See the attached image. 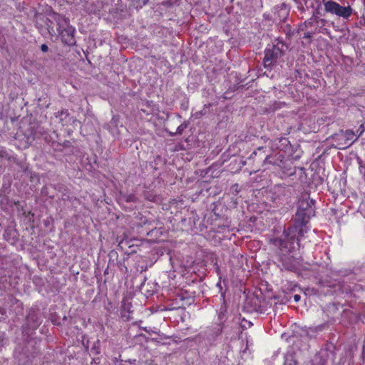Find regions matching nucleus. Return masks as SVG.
Here are the masks:
<instances>
[{
	"mask_svg": "<svg viewBox=\"0 0 365 365\" xmlns=\"http://www.w3.org/2000/svg\"><path fill=\"white\" fill-rule=\"evenodd\" d=\"M54 20L57 23V31L64 44L72 46L76 43L74 34L76 29L70 25V21L63 15L55 14Z\"/></svg>",
	"mask_w": 365,
	"mask_h": 365,
	"instance_id": "obj_2",
	"label": "nucleus"
},
{
	"mask_svg": "<svg viewBox=\"0 0 365 365\" xmlns=\"http://www.w3.org/2000/svg\"><path fill=\"white\" fill-rule=\"evenodd\" d=\"M148 0H144V4H145L148 2Z\"/></svg>",
	"mask_w": 365,
	"mask_h": 365,
	"instance_id": "obj_20",
	"label": "nucleus"
},
{
	"mask_svg": "<svg viewBox=\"0 0 365 365\" xmlns=\"http://www.w3.org/2000/svg\"><path fill=\"white\" fill-rule=\"evenodd\" d=\"M263 150H264V148H263V147H259V148H257V150L254 151V152L251 154L250 157L252 158V157H253V155H257V153H261V152H262Z\"/></svg>",
	"mask_w": 365,
	"mask_h": 365,
	"instance_id": "obj_12",
	"label": "nucleus"
},
{
	"mask_svg": "<svg viewBox=\"0 0 365 365\" xmlns=\"http://www.w3.org/2000/svg\"><path fill=\"white\" fill-rule=\"evenodd\" d=\"M300 299H301V297H300L299 294H294V302H298L300 300Z\"/></svg>",
	"mask_w": 365,
	"mask_h": 365,
	"instance_id": "obj_15",
	"label": "nucleus"
},
{
	"mask_svg": "<svg viewBox=\"0 0 365 365\" xmlns=\"http://www.w3.org/2000/svg\"><path fill=\"white\" fill-rule=\"evenodd\" d=\"M297 211L314 216V201L309 199H302L299 202Z\"/></svg>",
	"mask_w": 365,
	"mask_h": 365,
	"instance_id": "obj_6",
	"label": "nucleus"
},
{
	"mask_svg": "<svg viewBox=\"0 0 365 365\" xmlns=\"http://www.w3.org/2000/svg\"><path fill=\"white\" fill-rule=\"evenodd\" d=\"M319 24L325 25L327 24V20L324 19H319L317 16H313L307 21H305L304 24L300 26V29L302 31L314 29L315 27L317 28Z\"/></svg>",
	"mask_w": 365,
	"mask_h": 365,
	"instance_id": "obj_7",
	"label": "nucleus"
},
{
	"mask_svg": "<svg viewBox=\"0 0 365 365\" xmlns=\"http://www.w3.org/2000/svg\"><path fill=\"white\" fill-rule=\"evenodd\" d=\"M360 130L359 135L356 136L354 132L352 130H346L345 131H341L340 134L336 135V138L339 140H343V143H340L338 144V148L339 149H344L347 147H349L355 142L359 136L362 135V133L365 131V126L364 124H361L359 128Z\"/></svg>",
	"mask_w": 365,
	"mask_h": 365,
	"instance_id": "obj_3",
	"label": "nucleus"
},
{
	"mask_svg": "<svg viewBox=\"0 0 365 365\" xmlns=\"http://www.w3.org/2000/svg\"><path fill=\"white\" fill-rule=\"evenodd\" d=\"M321 24L320 27L319 29L317 28V32L322 33V34H326V35H329L330 31L328 29L324 27V25H323L322 24Z\"/></svg>",
	"mask_w": 365,
	"mask_h": 365,
	"instance_id": "obj_10",
	"label": "nucleus"
},
{
	"mask_svg": "<svg viewBox=\"0 0 365 365\" xmlns=\"http://www.w3.org/2000/svg\"><path fill=\"white\" fill-rule=\"evenodd\" d=\"M0 313L1 314H4L6 313V311L4 308L0 307Z\"/></svg>",
	"mask_w": 365,
	"mask_h": 365,
	"instance_id": "obj_18",
	"label": "nucleus"
},
{
	"mask_svg": "<svg viewBox=\"0 0 365 365\" xmlns=\"http://www.w3.org/2000/svg\"><path fill=\"white\" fill-rule=\"evenodd\" d=\"M312 216L301 211H297L294 224L284 228L280 237L272 239L271 243L282 252H292L295 248V243L299 246V237L304 235V227L309 222Z\"/></svg>",
	"mask_w": 365,
	"mask_h": 365,
	"instance_id": "obj_1",
	"label": "nucleus"
},
{
	"mask_svg": "<svg viewBox=\"0 0 365 365\" xmlns=\"http://www.w3.org/2000/svg\"><path fill=\"white\" fill-rule=\"evenodd\" d=\"M272 157L269 155H266L264 159V164H272V165H279L277 162L272 160Z\"/></svg>",
	"mask_w": 365,
	"mask_h": 365,
	"instance_id": "obj_11",
	"label": "nucleus"
},
{
	"mask_svg": "<svg viewBox=\"0 0 365 365\" xmlns=\"http://www.w3.org/2000/svg\"><path fill=\"white\" fill-rule=\"evenodd\" d=\"M222 317H223V313L222 312H220V314H219L220 319H222Z\"/></svg>",
	"mask_w": 365,
	"mask_h": 365,
	"instance_id": "obj_19",
	"label": "nucleus"
},
{
	"mask_svg": "<svg viewBox=\"0 0 365 365\" xmlns=\"http://www.w3.org/2000/svg\"><path fill=\"white\" fill-rule=\"evenodd\" d=\"M182 132V125H179L177 128V130L175 133L181 134Z\"/></svg>",
	"mask_w": 365,
	"mask_h": 365,
	"instance_id": "obj_16",
	"label": "nucleus"
},
{
	"mask_svg": "<svg viewBox=\"0 0 365 365\" xmlns=\"http://www.w3.org/2000/svg\"><path fill=\"white\" fill-rule=\"evenodd\" d=\"M324 11L327 13L334 14L339 17L346 19H349L353 13V9L350 6H342L334 1H331L328 4H327L326 7H324Z\"/></svg>",
	"mask_w": 365,
	"mask_h": 365,
	"instance_id": "obj_4",
	"label": "nucleus"
},
{
	"mask_svg": "<svg viewBox=\"0 0 365 365\" xmlns=\"http://www.w3.org/2000/svg\"><path fill=\"white\" fill-rule=\"evenodd\" d=\"M125 201L127 202H136L138 198L134 194H130L125 196Z\"/></svg>",
	"mask_w": 365,
	"mask_h": 365,
	"instance_id": "obj_9",
	"label": "nucleus"
},
{
	"mask_svg": "<svg viewBox=\"0 0 365 365\" xmlns=\"http://www.w3.org/2000/svg\"><path fill=\"white\" fill-rule=\"evenodd\" d=\"M316 33H317V27L314 29L307 30V31L304 33L302 38L311 39Z\"/></svg>",
	"mask_w": 365,
	"mask_h": 365,
	"instance_id": "obj_8",
	"label": "nucleus"
},
{
	"mask_svg": "<svg viewBox=\"0 0 365 365\" xmlns=\"http://www.w3.org/2000/svg\"><path fill=\"white\" fill-rule=\"evenodd\" d=\"M324 7H326V4H329L332 0H322Z\"/></svg>",
	"mask_w": 365,
	"mask_h": 365,
	"instance_id": "obj_17",
	"label": "nucleus"
},
{
	"mask_svg": "<svg viewBox=\"0 0 365 365\" xmlns=\"http://www.w3.org/2000/svg\"><path fill=\"white\" fill-rule=\"evenodd\" d=\"M41 49L43 52H47L48 50V47L46 44H42L41 46Z\"/></svg>",
	"mask_w": 365,
	"mask_h": 365,
	"instance_id": "obj_13",
	"label": "nucleus"
},
{
	"mask_svg": "<svg viewBox=\"0 0 365 365\" xmlns=\"http://www.w3.org/2000/svg\"><path fill=\"white\" fill-rule=\"evenodd\" d=\"M131 307V304L130 303L128 304H126V303H123V305H122V308L123 309H126L127 308L129 309L130 307Z\"/></svg>",
	"mask_w": 365,
	"mask_h": 365,
	"instance_id": "obj_14",
	"label": "nucleus"
},
{
	"mask_svg": "<svg viewBox=\"0 0 365 365\" xmlns=\"http://www.w3.org/2000/svg\"><path fill=\"white\" fill-rule=\"evenodd\" d=\"M282 50L277 46L273 45L271 48H266L263 60L264 67L271 68L282 56Z\"/></svg>",
	"mask_w": 365,
	"mask_h": 365,
	"instance_id": "obj_5",
	"label": "nucleus"
}]
</instances>
